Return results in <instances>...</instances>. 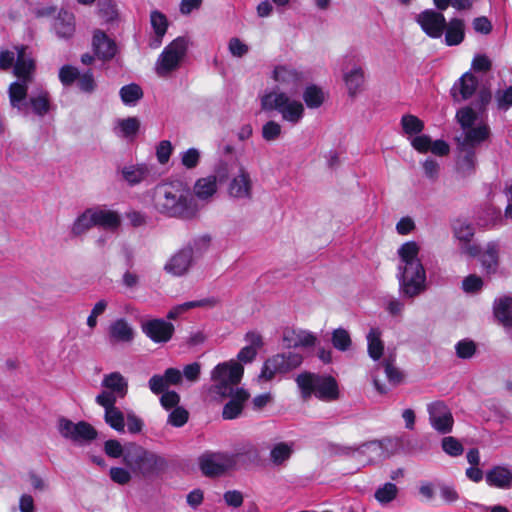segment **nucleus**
<instances>
[{
  "instance_id": "obj_1",
  "label": "nucleus",
  "mask_w": 512,
  "mask_h": 512,
  "mask_svg": "<svg viewBox=\"0 0 512 512\" xmlns=\"http://www.w3.org/2000/svg\"><path fill=\"white\" fill-rule=\"evenodd\" d=\"M14 64V74L18 78L9 86V101L18 114L27 117L30 112L43 117L50 110V98L46 91H39L27 100L28 83L35 69L34 60L27 47H16L14 51L0 54V69L10 68Z\"/></svg>"
},
{
  "instance_id": "obj_2",
  "label": "nucleus",
  "mask_w": 512,
  "mask_h": 512,
  "mask_svg": "<svg viewBox=\"0 0 512 512\" xmlns=\"http://www.w3.org/2000/svg\"><path fill=\"white\" fill-rule=\"evenodd\" d=\"M243 374L244 367L236 360L220 363L211 371L212 391L221 398H230L223 408L224 419L237 418L250 396L247 390L237 387Z\"/></svg>"
},
{
  "instance_id": "obj_3",
  "label": "nucleus",
  "mask_w": 512,
  "mask_h": 512,
  "mask_svg": "<svg viewBox=\"0 0 512 512\" xmlns=\"http://www.w3.org/2000/svg\"><path fill=\"white\" fill-rule=\"evenodd\" d=\"M420 247L414 241L403 243L397 250L399 262L396 278L404 298H415L427 289L426 270L419 258Z\"/></svg>"
},
{
  "instance_id": "obj_4",
  "label": "nucleus",
  "mask_w": 512,
  "mask_h": 512,
  "mask_svg": "<svg viewBox=\"0 0 512 512\" xmlns=\"http://www.w3.org/2000/svg\"><path fill=\"white\" fill-rule=\"evenodd\" d=\"M155 209L166 216L191 219L199 212L197 201L181 182L159 184L154 189Z\"/></svg>"
},
{
  "instance_id": "obj_5",
  "label": "nucleus",
  "mask_w": 512,
  "mask_h": 512,
  "mask_svg": "<svg viewBox=\"0 0 512 512\" xmlns=\"http://www.w3.org/2000/svg\"><path fill=\"white\" fill-rule=\"evenodd\" d=\"M260 108L264 112H277L284 122L299 124L305 116V106L295 92L267 89L259 95Z\"/></svg>"
},
{
  "instance_id": "obj_6",
  "label": "nucleus",
  "mask_w": 512,
  "mask_h": 512,
  "mask_svg": "<svg viewBox=\"0 0 512 512\" xmlns=\"http://www.w3.org/2000/svg\"><path fill=\"white\" fill-rule=\"evenodd\" d=\"M462 132L456 137L458 149H475L485 142L490 134L481 115L470 107L460 109L456 114Z\"/></svg>"
},
{
  "instance_id": "obj_7",
  "label": "nucleus",
  "mask_w": 512,
  "mask_h": 512,
  "mask_svg": "<svg viewBox=\"0 0 512 512\" xmlns=\"http://www.w3.org/2000/svg\"><path fill=\"white\" fill-rule=\"evenodd\" d=\"M295 381L304 400H308L312 395L328 402L338 398V385L331 376L303 372L296 377Z\"/></svg>"
},
{
  "instance_id": "obj_8",
  "label": "nucleus",
  "mask_w": 512,
  "mask_h": 512,
  "mask_svg": "<svg viewBox=\"0 0 512 512\" xmlns=\"http://www.w3.org/2000/svg\"><path fill=\"white\" fill-rule=\"evenodd\" d=\"M124 462L134 472L144 477L153 475L166 466L163 457L135 443L125 446Z\"/></svg>"
},
{
  "instance_id": "obj_9",
  "label": "nucleus",
  "mask_w": 512,
  "mask_h": 512,
  "mask_svg": "<svg viewBox=\"0 0 512 512\" xmlns=\"http://www.w3.org/2000/svg\"><path fill=\"white\" fill-rule=\"evenodd\" d=\"M189 47V39L179 36L171 41L159 54L154 71L160 78L170 77L182 65Z\"/></svg>"
},
{
  "instance_id": "obj_10",
  "label": "nucleus",
  "mask_w": 512,
  "mask_h": 512,
  "mask_svg": "<svg viewBox=\"0 0 512 512\" xmlns=\"http://www.w3.org/2000/svg\"><path fill=\"white\" fill-rule=\"evenodd\" d=\"M302 360V356L294 352L272 355L264 361L255 381L258 384L271 382L278 375L286 374L300 366Z\"/></svg>"
},
{
  "instance_id": "obj_11",
  "label": "nucleus",
  "mask_w": 512,
  "mask_h": 512,
  "mask_svg": "<svg viewBox=\"0 0 512 512\" xmlns=\"http://www.w3.org/2000/svg\"><path fill=\"white\" fill-rule=\"evenodd\" d=\"M270 78L277 84L276 89H289L297 93L305 82L304 72L297 66L290 63H279L273 66Z\"/></svg>"
},
{
  "instance_id": "obj_12",
  "label": "nucleus",
  "mask_w": 512,
  "mask_h": 512,
  "mask_svg": "<svg viewBox=\"0 0 512 512\" xmlns=\"http://www.w3.org/2000/svg\"><path fill=\"white\" fill-rule=\"evenodd\" d=\"M57 430L59 434L78 445H84L97 437V431L89 423L79 421L72 422L69 419L61 418L58 420Z\"/></svg>"
},
{
  "instance_id": "obj_13",
  "label": "nucleus",
  "mask_w": 512,
  "mask_h": 512,
  "mask_svg": "<svg viewBox=\"0 0 512 512\" xmlns=\"http://www.w3.org/2000/svg\"><path fill=\"white\" fill-rule=\"evenodd\" d=\"M227 195L237 201H251L254 194V181L251 173L240 166L236 173L232 174L227 184Z\"/></svg>"
},
{
  "instance_id": "obj_14",
  "label": "nucleus",
  "mask_w": 512,
  "mask_h": 512,
  "mask_svg": "<svg viewBox=\"0 0 512 512\" xmlns=\"http://www.w3.org/2000/svg\"><path fill=\"white\" fill-rule=\"evenodd\" d=\"M341 77L349 98L354 99L365 89L366 72L362 65L347 61L341 68Z\"/></svg>"
},
{
  "instance_id": "obj_15",
  "label": "nucleus",
  "mask_w": 512,
  "mask_h": 512,
  "mask_svg": "<svg viewBox=\"0 0 512 512\" xmlns=\"http://www.w3.org/2000/svg\"><path fill=\"white\" fill-rule=\"evenodd\" d=\"M199 466L205 476H220L234 469V458L229 453H205L199 458Z\"/></svg>"
},
{
  "instance_id": "obj_16",
  "label": "nucleus",
  "mask_w": 512,
  "mask_h": 512,
  "mask_svg": "<svg viewBox=\"0 0 512 512\" xmlns=\"http://www.w3.org/2000/svg\"><path fill=\"white\" fill-rule=\"evenodd\" d=\"M143 333L154 343H167L174 334V325L164 319H149L141 325Z\"/></svg>"
},
{
  "instance_id": "obj_17",
  "label": "nucleus",
  "mask_w": 512,
  "mask_h": 512,
  "mask_svg": "<svg viewBox=\"0 0 512 512\" xmlns=\"http://www.w3.org/2000/svg\"><path fill=\"white\" fill-rule=\"evenodd\" d=\"M429 420L432 427L440 433L446 434L452 430L453 416L450 409L441 401L428 405Z\"/></svg>"
},
{
  "instance_id": "obj_18",
  "label": "nucleus",
  "mask_w": 512,
  "mask_h": 512,
  "mask_svg": "<svg viewBox=\"0 0 512 512\" xmlns=\"http://www.w3.org/2000/svg\"><path fill=\"white\" fill-rule=\"evenodd\" d=\"M417 22L431 38H440L446 27V19L443 14L433 10L420 13L417 16Z\"/></svg>"
},
{
  "instance_id": "obj_19",
  "label": "nucleus",
  "mask_w": 512,
  "mask_h": 512,
  "mask_svg": "<svg viewBox=\"0 0 512 512\" xmlns=\"http://www.w3.org/2000/svg\"><path fill=\"white\" fill-rule=\"evenodd\" d=\"M193 262V249L182 248L173 254L164 266V270L173 276L185 275Z\"/></svg>"
},
{
  "instance_id": "obj_20",
  "label": "nucleus",
  "mask_w": 512,
  "mask_h": 512,
  "mask_svg": "<svg viewBox=\"0 0 512 512\" xmlns=\"http://www.w3.org/2000/svg\"><path fill=\"white\" fill-rule=\"evenodd\" d=\"M454 236L460 241V251L462 254L475 257L478 254V246L471 244L474 236L473 226L463 220H457L453 224Z\"/></svg>"
},
{
  "instance_id": "obj_21",
  "label": "nucleus",
  "mask_w": 512,
  "mask_h": 512,
  "mask_svg": "<svg viewBox=\"0 0 512 512\" xmlns=\"http://www.w3.org/2000/svg\"><path fill=\"white\" fill-rule=\"evenodd\" d=\"M499 252L500 246L497 242H489L482 248L478 247L479 262L483 271L488 274H495L499 268Z\"/></svg>"
},
{
  "instance_id": "obj_22",
  "label": "nucleus",
  "mask_w": 512,
  "mask_h": 512,
  "mask_svg": "<svg viewBox=\"0 0 512 512\" xmlns=\"http://www.w3.org/2000/svg\"><path fill=\"white\" fill-rule=\"evenodd\" d=\"M135 329L124 318H118L112 321L108 328V336L111 343L129 344L135 338Z\"/></svg>"
},
{
  "instance_id": "obj_23",
  "label": "nucleus",
  "mask_w": 512,
  "mask_h": 512,
  "mask_svg": "<svg viewBox=\"0 0 512 512\" xmlns=\"http://www.w3.org/2000/svg\"><path fill=\"white\" fill-rule=\"evenodd\" d=\"M182 381V372L179 369L168 368L163 375H153L148 381V386L152 393L161 394L170 385H180Z\"/></svg>"
},
{
  "instance_id": "obj_24",
  "label": "nucleus",
  "mask_w": 512,
  "mask_h": 512,
  "mask_svg": "<svg viewBox=\"0 0 512 512\" xmlns=\"http://www.w3.org/2000/svg\"><path fill=\"white\" fill-rule=\"evenodd\" d=\"M246 345L238 352L237 362L243 364L255 360L259 350L264 346L263 337L259 332L250 331L245 335Z\"/></svg>"
},
{
  "instance_id": "obj_25",
  "label": "nucleus",
  "mask_w": 512,
  "mask_h": 512,
  "mask_svg": "<svg viewBox=\"0 0 512 512\" xmlns=\"http://www.w3.org/2000/svg\"><path fill=\"white\" fill-rule=\"evenodd\" d=\"M317 342V336L303 329H286L283 332V343L287 348L312 347Z\"/></svg>"
},
{
  "instance_id": "obj_26",
  "label": "nucleus",
  "mask_w": 512,
  "mask_h": 512,
  "mask_svg": "<svg viewBox=\"0 0 512 512\" xmlns=\"http://www.w3.org/2000/svg\"><path fill=\"white\" fill-rule=\"evenodd\" d=\"M485 481L490 487L510 489L512 487V470L504 465L493 466L486 472Z\"/></svg>"
},
{
  "instance_id": "obj_27",
  "label": "nucleus",
  "mask_w": 512,
  "mask_h": 512,
  "mask_svg": "<svg viewBox=\"0 0 512 512\" xmlns=\"http://www.w3.org/2000/svg\"><path fill=\"white\" fill-rule=\"evenodd\" d=\"M95 54L102 60H110L117 53V45L103 31L95 30L92 39Z\"/></svg>"
},
{
  "instance_id": "obj_28",
  "label": "nucleus",
  "mask_w": 512,
  "mask_h": 512,
  "mask_svg": "<svg viewBox=\"0 0 512 512\" xmlns=\"http://www.w3.org/2000/svg\"><path fill=\"white\" fill-rule=\"evenodd\" d=\"M230 457L234 458V468L254 464L260 459V449L252 442H245L237 446Z\"/></svg>"
},
{
  "instance_id": "obj_29",
  "label": "nucleus",
  "mask_w": 512,
  "mask_h": 512,
  "mask_svg": "<svg viewBox=\"0 0 512 512\" xmlns=\"http://www.w3.org/2000/svg\"><path fill=\"white\" fill-rule=\"evenodd\" d=\"M218 191V179L216 175H208L199 178L194 186L195 197L204 202H210Z\"/></svg>"
},
{
  "instance_id": "obj_30",
  "label": "nucleus",
  "mask_w": 512,
  "mask_h": 512,
  "mask_svg": "<svg viewBox=\"0 0 512 512\" xmlns=\"http://www.w3.org/2000/svg\"><path fill=\"white\" fill-rule=\"evenodd\" d=\"M92 211L95 218V226L113 231L121 224L120 215L116 211L103 206L92 207Z\"/></svg>"
},
{
  "instance_id": "obj_31",
  "label": "nucleus",
  "mask_w": 512,
  "mask_h": 512,
  "mask_svg": "<svg viewBox=\"0 0 512 512\" xmlns=\"http://www.w3.org/2000/svg\"><path fill=\"white\" fill-rule=\"evenodd\" d=\"M140 129V120L137 117L118 118L113 124V133L122 139L132 140Z\"/></svg>"
},
{
  "instance_id": "obj_32",
  "label": "nucleus",
  "mask_w": 512,
  "mask_h": 512,
  "mask_svg": "<svg viewBox=\"0 0 512 512\" xmlns=\"http://www.w3.org/2000/svg\"><path fill=\"white\" fill-rule=\"evenodd\" d=\"M150 24L154 32V37L150 42V47L158 48L162 44L163 37L168 29V19L160 11L154 10L150 13Z\"/></svg>"
},
{
  "instance_id": "obj_33",
  "label": "nucleus",
  "mask_w": 512,
  "mask_h": 512,
  "mask_svg": "<svg viewBox=\"0 0 512 512\" xmlns=\"http://www.w3.org/2000/svg\"><path fill=\"white\" fill-rule=\"evenodd\" d=\"M302 98L305 108L314 110L320 108L325 103L327 93L321 86L309 84L304 88Z\"/></svg>"
},
{
  "instance_id": "obj_34",
  "label": "nucleus",
  "mask_w": 512,
  "mask_h": 512,
  "mask_svg": "<svg viewBox=\"0 0 512 512\" xmlns=\"http://www.w3.org/2000/svg\"><path fill=\"white\" fill-rule=\"evenodd\" d=\"M477 80L471 73H465L453 86L452 94L456 101L466 100L476 89Z\"/></svg>"
},
{
  "instance_id": "obj_35",
  "label": "nucleus",
  "mask_w": 512,
  "mask_h": 512,
  "mask_svg": "<svg viewBox=\"0 0 512 512\" xmlns=\"http://www.w3.org/2000/svg\"><path fill=\"white\" fill-rule=\"evenodd\" d=\"M367 352L369 357L378 361L384 354V342L382 340V331L378 327H371L366 335Z\"/></svg>"
},
{
  "instance_id": "obj_36",
  "label": "nucleus",
  "mask_w": 512,
  "mask_h": 512,
  "mask_svg": "<svg viewBox=\"0 0 512 512\" xmlns=\"http://www.w3.org/2000/svg\"><path fill=\"white\" fill-rule=\"evenodd\" d=\"M121 175L129 185H137L149 177L150 169L146 164L126 165L121 169Z\"/></svg>"
},
{
  "instance_id": "obj_37",
  "label": "nucleus",
  "mask_w": 512,
  "mask_h": 512,
  "mask_svg": "<svg viewBox=\"0 0 512 512\" xmlns=\"http://www.w3.org/2000/svg\"><path fill=\"white\" fill-rule=\"evenodd\" d=\"M56 34L61 38H69L75 32V17L67 11H60L54 23Z\"/></svg>"
},
{
  "instance_id": "obj_38",
  "label": "nucleus",
  "mask_w": 512,
  "mask_h": 512,
  "mask_svg": "<svg viewBox=\"0 0 512 512\" xmlns=\"http://www.w3.org/2000/svg\"><path fill=\"white\" fill-rule=\"evenodd\" d=\"M102 386L107 390L117 393L119 398L127 394L128 383L119 372H112L104 376Z\"/></svg>"
},
{
  "instance_id": "obj_39",
  "label": "nucleus",
  "mask_w": 512,
  "mask_h": 512,
  "mask_svg": "<svg viewBox=\"0 0 512 512\" xmlns=\"http://www.w3.org/2000/svg\"><path fill=\"white\" fill-rule=\"evenodd\" d=\"M95 226V218L93 216L92 207L84 210L77 216L71 226V234L81 236Z\"/></svg>"
},
{
  "instance_id": "obj_40",
  "label": "nucleus",
  "mask_w": 512,
  "mask_h": 512,
  "mask_svg": "<svg viewBox=\"0 0 512 512\" xmlns=\"http://www.w3.org/2000/svg\"><path fill=\"white\" fill-rule=\"evenodd\" d=\"M355 457L360 458L366 456V460H362L363 464L373 463L382 458L383 448L379 442L373 441L362 445L354 452Z\"/></svg>"
},
{
  "instance_id": "obj_41",
  "label": "nucleus",
  "mask_w": 512,
  "mask_h": 512,
  "mask_svg": "<svg viewBox=\"0 0 512 512\" xmlns=\"http://www.w3.org/2000/svg\"><path fill=\"white\" fill-rule=\"evenodd\" d=\"M445 43L448 46L460 44L464 39V23L460 19H452L446 23Z\"/></svg>"
},
{
  "instance_id": "obj_42",
  "label": "nucleus",
  "mask_w": 512,
  "mask_h": 512,
  "mask_svg": "<svg viewBox=\"0 0 512 512\" xmlns=\"http://www.w3.org/2000/svg\"><path fill=\"white\" fill-rule=\"evenodd\" d=\"M474 149H459L457 158V171L463 176L471 174L475 169L476 157Z\"/></svg>"
},
{
  "instance_id": "obj_43",
  "label": "nucleus",
  "mask_w": 512,
  "mask_h": 512,
  "mask_svg": "<svg viewBox=\"0 0 512 512\" xmlns=\"http://www.w3.org/2000/svg\"><path fill=\"white\" fill-rule=\"evenodd\" d=\"M293 450V444L291 443H277L270 451V460L274 465L282 466L290 459Z\"/></svg>"
},
{
  "instance_id": "obj_44",
  "label": "nucleus",
  "mask_w": 512,
  "mask_h": 512,
  "mask_svg": "<svg viewBox=\"0 0 512 512\" xmlns=\"http://www.w3.org/2000/svg\"><path fill=\"white\" fill-rule=\"evenodd\" d=\"M496 318L506 327L512 326V298H501L494 306Z\"/></svg>"
},
{
  "instance_id": "obj_45",
  "label": "nucleus",
  "mask_w": 512,
  "mask_h": 512,
  "mask_svg": "<svg viewBox=\"0 0 512 512\" xmlns=\"http://www.w3.org/2000/svg\"><path fill=\"white\" fill-rule=\"evenodd\" d=\"M331 343L333 347L340 352H347L353 346L352 338L349 331L342 327H339L332 331Z\"/></svg>"
},
{
  "instance_id": "obj_46",
  "label": "nucleus",
  "mask_w": 512,
  "mask_h": 512,
  "mask_svg": "<svg viewBox=\"0 0 512 512\" xmlns=\"http://www.w3.org/2000/svg\"><path fill=\"white\" fill-rule=\"evenodd\" d=\"M119 94L125 105L134 106L143 97V90L138 84L131 83L123 86Z\"/></svg>"
},
{
  "instance_id": "obj_47",
  "label": "nucleus",
  "mask_w": 512,
  "mask_h": 512,
  "mask_svg": "<svg viewBox=\"0 0 512 512\" xmlns=\"http://www.w3.org/2000/svg\"><path fill=\"white\" fill-rule=\"evenodd\" d=\"M104 420L112 429L124 432L125 416L117 407L106 410Z\"/></svg>"
},
{
  "instance_id": "obj_48",
  "label": "nucleus",
  "mask_w": 512,
  "mask_h": 512,
  "mask_svg": "<svg viewBox=\"0 0 512 512\" xmlns=\"http://www.w3.org/2000/svg\"><path fill=\"white\" fill-rule=\"evenodd\" d=\"M401 125L405 134L410 138L420 134L424 129V123L414 115H405L401 119Z\"/></svg>"
},
{
  "instance_id": "obj_49",
  "label": "nucleus",
  "mask_w": 512,
  "mask_h": 512,
  "mask_svg": "<svg viewBox=\"0 0 512 512\" xmlns=\"http://www.w3.org/2000/svg\"><path fill=\"white\" fill-rule=\"evenodd\" d=\"M398 494V488L394 483L388 482L375 491V499L382 505L393 501Z\"/></svg>"
},
{
  "instance_id": "obj_50",
  "label": "nucleus",
  "mask_w": 512,
  "mask_h": 512,
  "mask_svg": "<svg viewBox=\"0 0 512 512\" xmlns=\"http://www.w3.org/2000/svg\"><path fill=\"white\" fill-rule=\"evenodd\" d=\"M384 371L386 377L391 385H398L404 379V374L402 371L395 366L393 358H387L383 361Z\"/></svg>"
},
{
  "instance_id": "obj_51",
  "label": "nucleus",
  "mask_w": 512,
  "mask_h": 512,
  "mask_svg": "<svg viewBox=\"0 0 512 512\" xmlns=\"http://www.w3.org/2000/svg\"><path fill=\"white\" fill-rule=\"evenodd\" d=\"M98 11L100 17L107 23L118 19V11L113 0H99Z\"/></svg>"
},
{
  "instance_id": "obj_52",
  "label": "nucleus",
  "mask_w": 512,
  "mask_h": 512,
  "mask_svg": "<svg viewBox=\"0 0 512 512\" xmlns=\"http://www.w3.org/2000/svg\"><path fill=\"white\" fill-rule=\"evenodd\" d=\"M201 152L197 148H189L180 153L181 164L186 169H194L198 166Z\"/></svg>"
},
{
  "instance_id": "obj_53",
  "label": "nucleus",
  "mask_w": 512,
  "mask_h": 512,
  "mask_svg": "<svg viewBox=\"0 0 512 512\" xmlns=\"http://www.w3.org/2000/svg\"><path fill=\"white\" fill-rule=\"evenodd\" d=\"M282 132V126L274 121L270 120L266 122L262 127V137L266 141H274L278 139Z\"/></svg>"
},
{
  "instance_id": "obj_54",
  "label": "nucleus",
  "mask_w": 512,
  "mask_h": 512,
  "mask_svg": "<svg viewBox=\"0 0 512 512\" xmlns=\"http://www.w3.org/2000/svg\"><path fill=\"white\" fill-rule=\"evenodd\" d=\"M443 450L450 456L456 457L463 453L462 444L454 437H444L442 440Z\"/></svg>"
},
{
  "instance_id": "obj_55",
  "label": "nucleus",
  "mask_w": 512,
  "mask_h": 512,
  "mask_svg": "<svg viewBox=\"0 0 512 512\" xmlns=\"http://www.w3.org/2000/svg\"><path fill=\"white\" fill-rule=\"evenodd\" d=\"M188 412L183 407L172 409L168 416V423L174 427H182L188 421Z\"/></svg>"
},
{
  "instance_id": "obj_56",
  "label": "nucleus",
  "mask_w": 512,
  "mask_h": 512,
  "mask_svg": "<svg viewBox=\"0 0 512 512\" xmlns=\"http://www.w3.org/2000/svg\"><path fill=\"white\" fill-rule=\"evenodd\" d=\"M228 50L234 57L240 58L249 52V46L237 37H233L228 42Z\"/></svg>"
},
{
  "instance_id": "obj_57",
  "label": "nucleus",
  "mask_w": 512,
  "mask_h": 512,
  "mask_svg": "<svg viewBox=\"0 0 512 512\" xmlns=\"http://www.w3.org/2000/svg\"><path fill=\"white\" fill-rule=\"evenodd\" d=\"M117 398H119L117 393L112 392L110 390H104L100 394L97 395L96 402H97V404L102 406L104 408V410L106 411L108 409L116 407L115 404H116Z\"/></svg>"
},
{
  "instance_id": "obj_58",
  "label": "nucleus",
  "mask_w": 512,
  "mask_h": 512,
  "mask_svg": "<svg viewBox=\"0 0 512 512\" xmlns=\"http://www.w3.org/2000/svg\"><path fill=\"white\" fill-rule=\"evenodd\" d=\"M161 393L160 403L164 409L170 410L179 407L180 396L177 392L165 389L164 392Z\"/></svg>"
},
{
  "instance_id": "obj_59",
  "label": "nucleus",
  "mask_w": 512,
  "mask_h": 512,
  "mask_svg": "<svg viewBox=\"0 0 512 512\" xmlns=\"http://www.w3.org/2000/svg\"><path fill=\"white\" fill-rule=\"evenodd\" d=\"M483 280L481 277L471 274L464 278L462 288L466 293H475L482 289Z\"/></svg>"
},
{
  "instance_id": "obj_60",
  "label": "nucleus",
  "mask_w": 512,
  "mask_h": 512,
  "mask_svg": "<svg viewBox=\"0 0 512 512\" xmlns=\"http://www.w3.org/2000/svg\"><path fill=\"white\" fill-rule=\"evenodd\" d=\"M432 139L428 135L418 134L410 138L411 146L419 153L429 152Z\"/></svg>"
},
{
  "instance_id": "obj_61",
  "label": "nucleus",
  "mask_w": 512,
  "mask_h": 512,
  "mask_svg": "<svg viewBox=\"0 0 512 512\" xmlns=\"http://www.w3.org/2000/svg\"><path fill=\"white\" fill-rule=\"evenodd\" d=\"M173 146L169 140H162L156 148L157 160L161 164H166L172 154Z\"/></svg>"
},
{
  "instance_id": "obj_62",
  "label": "nucleus",
  "mask_w": 512,
  "mask_h": 512,
  "mask_svg": "<svg viewBox=\"0 0 512 512\" xmlns=\"http://www.w3.org/2000/svg\"><path fill=\"white\" fill-rule=\"evenodd\" d=\"M78 70L70 65L63 66L59 71V79L65 86L71 85L76 79H78Z\"/></svg>"
},
{
  "instance_id": "obj_63",
  "label": "nucleus",
  "mask_w": 512,
  "mask_h": 512,
  "mask_svg": "<svg viewBox=\"0 0 512 512\" xmlns=\"http://www.w3.org/2000/svg\"><path fill=\"white\" fill-rule=\"evenodd\" d=\"M211 238L208 235H202L193 240V242L186 248L193 249V255L203 254L210 246Z\"/></svg>"
},
{
  "instance_id": "obj_64",
  "label": "nucleus",
  "mask_w": 512,
  "mask_h": 512,
  "mask_svg": "<svg viewBox=\"0 0 512 512\" xmlns=\"http://www.w3.org/2000/svg\"><path fill=\"white\" fill-rule=\"evenodd\" d=\"M422 168L426 178L432 181L438 179L440 173V166L437 161L433 159H426L422 163Z\"/></svg>"
}]
</instances>
